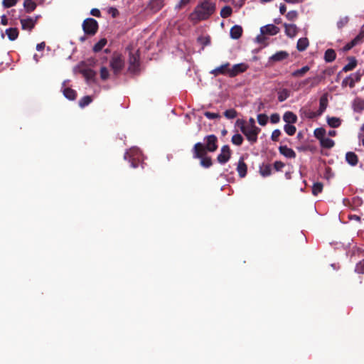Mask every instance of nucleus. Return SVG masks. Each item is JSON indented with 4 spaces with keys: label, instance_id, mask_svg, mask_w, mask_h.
Returning <instances> with one entry per match:
<instances>
[{
    "label": "nucleus",
    "instance_id": "1",
    "mask_svg": "<svg viewBox=\"0 0 364 364\" xmlns=\"http://www.w3.org/2000/svg\"><path fill=\"white\" fill-rule=\"evenodd\" d=\"M215 10V4L211 0H204L198 4L190 14L192 21H200L208 18Z\"/></svg>",
    "mask_w": 364,
    "mask_h": 364
},
{
    "label": "nucleus",
    "instance_id": "2",
    "mask_svg": "<svg viewBox=\"0 0 364 364\" xmlns=\"http://www.w3.org/2000/svg\"><path fill=\"white\" fill-rule=\"evenodd\" d=\"M205 144L198 142L192 149L193 157H200L206 154L207 151L213 152L218 149V138L214 134H210L204 138Z\"/></svg>",
    "mask_w": 364,
    "mask_h": 364
},
{
    "label": "nucleus",
    "instance_id": "3",
    "mask_svg": "<svg viewBox=\"0 0 364 364\" xmlns=\"http://www.w3.org/2000/svg\"><path fill=\"white\" fill-rule=\"evenodd\" d=\"M240 130L251 144H253L257 141L258 134L261 131L260 128L258 127H251L241 124Z\"/></svg>",
    "mask_w": 364,
    "mask_h": 364
},
{
    "label": "nucleus",
    "instance_id": "4",
    "mask_svg": "<svg viewBox=\"0 0 364 364\" xmlns=\"http://www.w3.org/2000/svg\"><path fill=\"white\" fill-rule=\"evenodd\" d=\"M82 28L86 34L94 35L97 31L98 23L94 18H88L83 21Z\"/></svg>",
    "mask_w": 364,
    "mask_h": 364
},
{
    "label": "nucleus",
    "instance_id": "5",
    "mask_svg": "<svg viewBox=\"0 0 364 364\" xmlns=\"http://www.w3.org/2000/svg\"><path fill=\"white\" fill-rule=\"evenodd\" d=\"M361 76L362 73L360 71H357L353 74H350L349 76L343 80L341 86L343 87L349 86L350 88H353L354 87L355 83L360 80Z\"/></svg>",
    "mask_w": 364,
    "mask_h": 364
},
{
    "label": "nucleus",
    "instance_id": "6",
    "mask_svg": "<svg viewBox=\"0 0 364 364\" xmlns=\"http://www.w3.org/2000/svg\"><path fill=\"white\" fill-rule=\"evenodd\" d=\"M109 65L114 73L117 74L119 73L124 65L122 55L119 54L113 55L110 60Z\"/></svg>",
    "mask_w": 364,
    "mask_h": 364
},
{
    "label": "nucleus",
    "instance_id": "7",
    "mask_svg": "<svg viewBox=\"0 0 364 364\" xmlns=\"http://www.w3.org/2000/svg\"><path fill=\"white\" fill-rule=\"evenodd\" d=\"M231 151L228 145H225L221 148L220 153L218 156V161L220 164L226 163L230 158Z\"/></svg>",
    "mask_w": 364,
    "mask_h": 364
},
{
    "label": "nucleus",
    "instance_id": "8",
    "mask_svg": "<svg viewBox=\"0 0 364 364\" xmlns=\"http://www.w3.org/2000/svg\"><path fill=\"white\" fill-rule=\"evenodd\" d=\"M210 73L214 75L215 76L219 75H225L230 77V63H226L225 64L221 65L219 67L213 69L210 71Z\"/></svg>",
    "mask_w": 364,
    "mask_h": 364
},
{
    "label": "nucleus",
    "instance_id": "9",
    "mask_svg": "<svg viewBox=\"0 0 364 364\" xmlns=\"http://www.w3.org/2000/svg\"><path fill=\"white\" fill-rule=\"evenodd\" d=\"M248 66L245 63H238L230 68V77H235L242 73L247 69Z\"/></svg>",
    "mask_w": 364,
    "mask_h": 364
},
{
    "label": "nucleus",
    "instance_id": "10",
    "mask_svg": "<svg viewBox=\"0 0 364 364\" xmlns=\"http://www.w3.org/2000/svg\"><path fill=\"white\" fill-rule=\"evenodd\" d=\"M260 32L262 35L274 36L279 32V28L273 24H268L261 27Z\"/></svg>",
    "mask_w": 364,
    "mask_h": 364
},
{
    "label": "nucleus",
    "instance_id": "11",
    "mask_svg": "<svg viewBox=\"0 0 364 364\" xmlns=\"http://www.w3.org/2000/svg\"><path fill=\"white\" fill-rule=\"evenodd\" d=\"M20 21L22 29L31 31L36 25L37 18H33L29 17L26 18H22Z\"/></svg>",
    "mask_w": 364,
    "mask_h": 364
},
{
    "label": "nucleus",
    "instance_id": "12",
    "mask_svg": "<svg viewBox=\"0 0 364 364\" xmlns=\"http://www.w3.org/2000/svg\"><path fill=\"white\" fill-rule=\"evenodd\" d=\"M279 151L281 154L287 158L289 159H294L296 157V153L295 151L289 148L287 146H280L279 147Z\"/></svg>",
    "mask_w": 364,
    "mask_h": 364
},
{
    "label": "nucleus",
    "instance_id": "13",
    "mask_svg": "<svg viewBox=\"0 0 364 364\" xmlns=\"http://www.w3.org/2000/svg\"><path fill=\"white\" fill-rule=\"evenodd\" d=\"M288 57L289 53L287 51L281 50L270 56L269 60L272 62H279L287 59Z\"/></svg>",
    "mask_w": 364,
    "mask_h": 364
},
{
    "label": "nucleus",
    "instance_id": "14",
    "mask_svg": "<svg viewBox=\"0 0 364 364\" xmlns=\"http://www.w3.org/2000/svg\"><path fill=\"white\" fill-rule=\"evenodd\" d=\"M285 33L289 38H294L296 36L298 28L295 24L284 23Z\"/></svg>",
    "mask_w": 364,
    "mask_h": 364
},
{
    "label": "nucleus",
    "instance_id": "15",
    "mask_svg": "<svg viewBox=\"0 0 364 364\" xmlns=\"http://www.w3.org/2000/svg\"><path fill=\"white\" fill-rule=\"evenodd\" d=\"M247 165L244 162L243 159L240 158L237 166V171L238 172L239 176L241 178H243L247 174Z\"/></svg>",
    "mask_w": 364,
    "mask_h": 364
},
{
    "label": "nucleus",
    "instance_id": "16",
    "mask_svg": "<svg viewBox=\"0 0 364 364\" xmlns=\"http://www.w3.org/2000/svg\"><path fill=\"white\" fill-rule=\"evenodd\" d=\"M353 110L357 112H360L364 110V99H355L353 102Z\"/></svg>",
    "mask_w": 364,
    "mask_h": 364
},
{
    "label": "nucleus",
    "instance_id": "17",
    "mask_svg": "<svg viewBox=\"0 0 364 364\" xmlns=\"http://www.w3.org/2000/svg\"><path fill=\"white\" fill-rule=\"evenodd\" d=\"M283 119L287 124H294L297 121V117L292 112H286L284 114Z\"/></svg>",
    "mask_w": 364,
    "mask_h": 364
},
{
    "label": "nucleus",
    "instance_id": "18",
    "mask_svg": "<svg viewBox=\"0 0 364 364\" xmlns=\"http://www.w3.org/2000/svg\"><path fill=\"white\" fill-rule=\"evenodd\" d=\"M348 63L346 64L342 69L343 72H348L353 70L357 65V60L355 58H348Z\"/></svg>",
    "mask_w": 364,
    "mask_h": 364
},
{
    "label": "nucleus",
    "instance_id": "19",
    "mask_svg": "<svg viewBox=\"0 0 364 364\" xmlns=\"http://www.w3.org/2000/svg\"><path fill=\"white\" fill-rule=\"evenodd\" d=\"M242 33V28L240 26L235 25L230 29V36L233 39H238Z\"/></svg>",
    "mask_w": 364,
    "mask_h": 364
},
{
    "label": "nucleus",
    "instance_id": "20",
    "mask_svg": "<svg viewBox=\"0 0 364 364\" xmlns=\"http://www.w3.org/2000/svg\"><path fill=\"white\" fill-rule=\"evenodd\" d=\"M346 160L350 166H355L358 161L357 155L351 151L346 153Z\"/></svg>",
    "mask_w": 364,
    "mask_h": 364
},
{
    "label": "nucleus",
    "instance_id": "21",
    "mask_svg": "<svg viewBox=\"0 0 364 364\" xmlns=\"http://www.w3.org/2000/svg\"><path fill=\"white\" fill-rule=\"evenodd\" d=\"M309 45V42L307 38H299L297 41L296 48L299 51L305 50Z\"/></svg>",
    "mask_w": 364,
    "mask_h": 364
},
{
    "label": "nucleus",
    "instance_id": "22",
    "mask_svg": "<svg viewBox=\"0 0 364 364\" xmlns=\"http://www.w3.org/2000/svg\"><path fill=\"white\" fill-rule=\"evenodd\" d=\"M328 124L333 128H337L341 124V119L336 117H327Z\"/></svg>",
    "mask_w": 364,
    "mask_h": 364
},
{
    "label": "nucleus",
    "instance_id": "23",
    "mask_svg": "<svg viewBox=\"0 0 364 364\" xmlns=\"http://www.w3.org/2000/svg\"><path fill=\"white\" fill-rule=\"evenodd\" d=\"M194 159H200V165L205 168H209L212 166V161L210 157L207 156L206 154H203L202 156L200 157H193Z\"/></svg>",
    "mask_w": 364,
    "mask_h": 364
},
{
    "label": "nucleus",
    "instance_id": "24",
    "mask_svg": "<svg viewBox=\"0 0 364 364\" xmlns=\"http://www.w3.org/2000/svg\"><path fill=\"white\" fill-rule=\"evenodd\" d=\"M6 34L10 41H15L18 36V31L16 28H9L6 30Z\"/></svg>",
    "mask_w": 364,
    "mask_h": 364
},
{
    "label": "nucleus",
    "instance_id": "25",
    "mask_svg": "<svg viewBox=\"0 0 364 364\" xmlns=\"http://www.w3.org/2000/svg\"><path fill=\"white\" fill-rule=\"evenodd\" d=\"M328 106V99L326 95L322 96L319 101V109L318 111V115H321L326 109Z\"/></svg>",
    "mask_w": 364,
    "mask_h": 364
},
{
    "label": "nucleus",
    "instance_id": "26",
    "mask_svg": "<svg viewBox=\"0 0 364 364\" xmlns=\"http://www.w3.org/2000/svg\"><path fill=\"white\" fill-rule=\"evenodd\" d=\"M63 92L64 96L68 100H73L76 98V92L71 88H64Z\"/></svg>",
    "mask_w": 364,
    "mask_h": 364
},
{
    "label": "nucleus",
    "instance_id": "27",
    "mask_svg": "<svg viewBox=\"0 0 364 364\" xmlns=\"http://www.w3.org/2000/svg\"><path fill=\"white\" fill-rule=\"evenodd\" d=\"M320 141V144L321 146L323 147V148H326V149H331L332 148L335 143H334V141L328 138V137H324L323 139H322Z\"/></svg>",
    "mask_w": 364,
    "mask_h": 364
},
{
    "label": "nucleus",
    "instance_id": "28",
    "mask_svg": "<svg viewBox=\"0 0 364 364\" xmlns=\"http://www.w3.org/2000/svg\"><path fill=\"white\" fill-rule=\"evenodd\" d=\"M310 70V68L308 65L304 66L301 69H298L294 70L291 73V76L298 77H302L304 76L309 70Z\"/></svg>",
    "mask_w": 364,
    "mask_h": 364
},
{
    "label": "nucleus",
    "instance_id": "29",
    "mask_svg": "<svg viewBox=\"0 0 364 364\" xmlns=\"http://www.w3.org/2000/svg\"><path fill=\"white\" fill-rule=\"evenodd\" d=\"M336 53L333 49H328L324 54V59L326 62L330 63L336 59Z\"/></svg>",
    "mask_w": 364,
    "mask_h": 364
},
{
    "label": "nucleus",
    "instance_id": "30",
    "mask_svg": "<svg viewBox=\"0 0 364 364\" xmlns=\"http://www.w3.org/2000/svg\"><path fill=\"white\" fill-rule=\"evenodd\" d=\"M164 6L163 0H151L150 7L154 11H157Z\"/></svg>",
    "mask_w": 364,
    "mask_h": 364
},
{
    "label": "nucleus",
    "instance_id": "31",
    "mask_svg": "<svg viewBox=\"0 0 364 364\" xmlns=\"http://www.w3.org/2000/svg\"><path fill=\"white\" fill-rule=\"evenodd\" d=\"M290 95V92L287 89H282L278 92V100L279 102H284Z\"/></svg>",
    "mask_w": 364,
    "mask_h": 364
},
{
    "label": "nucleus",
    "instance_id": "32",
    "mask_svg": "<svg viewBox=\"0 0 364 364\" xmlns=\"http://www.w3.org/2000/svg\"><path fill=\"white\" fill-rule=\"evenodd\" d=\"M82 74L87 80H93L95 77L96 73L91 69H85L82 70Z\"/></svg>",
    "mask_w": 364,
    "mask_h": 364
},
{
    "label": "nucleus",
    "instance_id": "33",
    "mask_svg": "<svg viewBox=\"0 0 364 364\" xmlns=\"http://www.w3.org/2000/svg\"><path fill=\"white\" fill-rule=\"evenodd\" d=\"M314 136L318 140L321 141L322 139L326 137V132L325 129L320 127V128H316L314 130Z\"/></svg>",
    "mask_w": 364,
    "mask_h": 364
},
{
    "label": "nucleus",
    "instance_id": "34",
    "mask_svg": "<svg viewBox=\"0 0 364 364\" xmlns=\"http://www.w3.org/2000/svg\"><path fill=\"white\" fill-rule=\"evenodd\" d=\"M139 58L136 55L132 54L129 57V69L134 70L138 66Z\"/></svg>",
    "mask_w": 364,
    "mask_h": 364
},
{
    "label": "nucleus",
    "instance_id": "35",
    "mask_svg": "<svg viewBox=\"0 0 364 364\" xmlns=\"http://www.w3.org/2000/svg\"><path fill=\"white\" fill-rule=\"evenodd\" d=\"M271 171L272 168L270 165L266 164L260 166L259 173L264 177L269 176L271 174Z\"/></svg>",
    "mask_w": 364,
    "mask_h": 364
},
{
    "label": "nucleus",
    "instance_id": "36",
    "mask_svg": "<svg viewBox=\"0 0 364 364\" xmlns=\"http://www.w3.org/2000/svg\"><path fill=\"white\" fill-rule=\"evenodd\" d=\"M23 6L28 12L33 11L36 7V3L32 0H25Z\"/></svg>",
    "mask_w": 364,
    "mask_h": 364
},
{
    "label": "nucleus",
    "instance_id": "37",
    "mask_svg": "<svg viewBox=\"0 0 364 364\" xmlns=\"http://www.w3.org/2000/svg\"><path fill=\"white\" fill-rule=\"evenodd\" d=\"M231 141L236 146H240L243 142V137L240 134H235L232 136Z\"/></svg>",
    "mask_w": 364,
    "mask_h": 364
},
{
    "label": "nucleus",
    "instance_id": "38",
    "mask_svg": "<svg viewBox=\"0 0 364 364\" xmlns=\"http://www.w3.org/2000/svg\"><path fill=\"white\" fill-rule=\"evenodd\" d=\"M284 129L285 132L289 136L294 135L296 131V127L290 124H285L284 127Z\"/></svg>",
    "mask_w": 364,
    "mask_h": 364
},
{
    "label": "nucleus",
    "instance_id": "39",
    "mask_svg": "<svg viewBox=\"0 0 364 364\" xmlns=\"http://www.w3.org/2000/svg\"><path fill=\"white\" fill-rule=\"evenodd\" d=\"M301 116L305 117L309 119L314 118L318 116V113L314 112L309 109H301Z\"/></svg>",
    "mask_w": 364,
    "mask_h": 364
},
{
    "label": "nucleus",
    "instance_id": "40",
    "mask_svg": "<svg viewBox=\"0 0 364 364\" xmlns=\"http://www.w3.org/2000/svg\"><path fill=\"white\" fill-rule=\"evenodd\" d=\"M92 101V99L90 96H85L82 98H81L79 101V106L82 108L86 107Z\"/></svg>",
    "mask_w": 364,
    "mask_h": 364
},
{
    "label": "nucleus",
    "instance_id": "41",
    "mask_svg": "<svg viewBox=\"0 0 364 364\" xmlns=\"http://www.w3.org/2000/svg\"><path fill=\"white\" fill-rule=\"evenodd\" d=\"M232 9L230 6H224L220 11V15L223 18H227L232 14Z\"/></svg>",
    "mask_w": 364,
    "mask_h": 364
},
{
    "label": "nucleus",
    "instance_id": "42",
    "mask_svg": "<svg viewBox=\"0 0 364 364\" xmlns=\"http://www.w3.org/2000/svg\"><path fill=\"white\" fill-rule=\"evenodd\" d=\"M107 41L105 38L101 39L98 43H97L93 48L94 51L98 52L102 49V48L106 45Z\"/></svg>",
    "mask_w": 364,
    "mask_h": 364
},
{
    "label": "nucleus",
    "instance_id": "43",
    "mask_svg": "<svg viewBox=\"0 0 364 364\" xmlns=\"http://www.w3.org/2000/svg\"><path fill=\"white\" fill-rule=\"evenodd\" d=\"M323 185L321 183H314L312 188V193L314 196L318 195L322 191Z\"/></svg>",
    "mask_w": 364,
    "mask_h": 364
},
{
    "label": "nucleus",
    "instance_id": "44",
    "mask_svg": "<svg viewBox=\"0 0 364 364\" xmlns=\"http://www.w3.org/2000/svg\"><path fill=\"white\" fill-rule=\"evenodd\" d=\"M224 115L228 119H234L237 116V112L234 109H227L224 112Z\"/></svg>",
    "mask_w": 364,
    "mask_h": 364
},
{
    "label": "nucleus",
    "instance_id": "45",
    "mask_svg": "<svg viewBox=\"0 0 364 364\" xmlns=\"http://www.w3.org/2000/svg\"><path fill=\"white\" fill-rule=\"evenodd\" d=\"M257 121L260 125L264 126L267 123L268 117L266 114H259L257 115Z\"/></svg>",
    "mask_w": 364,
    "mask_h": 364
},
{
    "label": "nucleus",
    "instance_id": "46",
    "mask_svg": "<svg viewBox=\"0 0 364 364\" xmlns=\"http://www.w3.org/2000/svg\"><path fill=\"white\" fill-rule=\"evenodd\" d=\"M349 18L348 16L341 17L337 22V26L339 29L344 27L348 23Z\"/></svg>",
    "mask_w": 364,
    "mask_h": 364
},
{
    "label": "nucleus",
    "instance_id": "47",
    "mask_svg": "<svg viewBox=\"0 0 364 364\" xmlns=\"http://www.w3.org/2000/svg\"><path fill=\"white\" fill-rule=\"evenodd\" d=\"M109 76V70L106 67H102L100 69V77L103 80L108 79Z\"/></svg>",
    "mask_w": 364,
    "mask_h": 364
},
{
    "label": "nucleus",
    "instance_id": "48",
    "mask_svg": "<svg viewBox=\"0 0 364 364\" xmlns=\"http://www.w3.org/2000/svg\"><path fill=\"white\" fill-rule=\"evenodd\" d=\"M355 271L359 274L364 273V259L357 263Z\"/></svg>",
    "mask_w": 364,
    "mask_h": 364
},
{
    "label": "nucleus",
    "instance_id": "49",
    "mask_svg": "<svg viewBox=\"0 0 364 364\" xmlns=\"http://www.w3.org/2000/svg\"><path fill=\"white\" fill-rule=\"evenodd\" d=\"M364 38V31H361L359 34L351 41L353 45H357L359 43L363 38Z\"/></svg>",
    "mask_w": 364,
    "mask_h": 364
},
{
    "label": "nucleus",
    "instance_id": "50",
    "mask_svg": "<svg viewBox=\"0 0 364 364\" xmlns=\"http://www.w3.org/2000/svg\"><path fill=\"white\" fill-rule=\"evenodd\" d=\"M17 3V0H3L2 4L5 8L14 6Z\"/></svg>",
    "mask_w": 364,
    "mask_h": 364
},
{
    "label": "nucleus",
    "instance_id": "51",
    "mask_svg": "<svg viewBox=\"0 0 364 364\" xmlns=\"http://www.w3.org/2000/svg\"><path fill=\"white\" fill-rule=\"evenodd\" d=\"M281 135V131L279 129H274L271 136V139L274 141H277L279 140V138Z\"/></svg>",
    "mask_w": 364,
    "mask_h": 364
},
{
    "label": "nucleus",
    "instance_id": "52",
    "mask_svg": "<svg viewBox=\"0 0 364 364\" xmlns=\"http://www.w3.org/2000/svg\"><path fill=\"white\" fill-rule=\"evenodd\" d=\"M204 115L209 119H215L220 117L219 114L210 112H205Z\"/></svg>",
    "mask_w": 364,
    "mask_h": 364
},
{
    "label": "nucleus",
    "instance_id": "53",
    "mask_svg": "<svg viewBox=\"0 0 364 364\" xmlns=\"http://www.w3.org/2000/svg\"><path fill=\"white\" fill-rule=\"evenodd\" d=\"M286 17L290 21H294L297 18V12L296 11H290L287 14Z\"/></svg>",
    "mask_w": 364,
    "mask_h": 364
},
{
    "label": "nucleus",
    "instance_id": "54",
    "mask_svg": "<svg viewBox=\"0 0 364 364\" xmlns=\"http://www.w3.org/2000/svg\"><path fill=\"white\" fill-rule=\"evenodd\" d=\"M240 124L241 125H246V126H251V127H257L256 124H255V120L252 117L250 118L247 122L242 121Z\"/></svg>",
    "mask_w": 364,
    "mask_h": 364
},
{
    "label": "nucleus",
    "instance_id": "55",
    "mask_svg": "<svg viewBox=\"0 0 364 364\" xmlns=\"http://www.w3.org/2000/svg\"><path fill=\"white\" fill-rule=\"evenodd\" d=\"M280 120V117L278 114L275 113V114H272L270 117V121L273 124H277L279 122Z\"/></svg>",
    "mask_w": 364,
    "mask_h": 364
},
{
    "label": "nucleus",
    "instance_id": "56",
    "mask_svg": "<svg viewBox=\"0 0 364 364\" xmlns=\"http://www.w3.org/2000/svg\"><path fill=\"white\" fill-rule=\"evenodd\" d=\"M274 167L277 171H279L284 167V164L282 161H275Z\"/></svg>",
    "mask_w": 364,
    "mask_h": 364
},
{
    "label": "nucleus",
    "instance_id": "57",
    "mask_svg": "<svg viewBox=\"0 0 364 364\" xmlns=\"http://www.w3.org/2000/svg\"><path fill=\"white\" fill-rule=\"evenodd\" d=\"M134 152L136 154L139 152V150L137 149H133L130 151L126 152L124 154V158L127 159L128 156H132Z\"/></svg>",
    "mask_w": 364,
    "mask_h": 364
},
{
    "label": "nucleus",
    "instance_id": "58",
    "mask_svg": "<svg viewBox=\"0 0 364 364\" xmlns=\"http://www.w3.org/2000/svg\"><path fill=\"white\" fill-rule=\"evenodd\" d=\"M312 80H313V79H312V78H310V77H309V78H306V80H304L303 82H300V83L299 84V86H298L296 88H295V90H299V87H300L301 85H306V84L309 83Z\"/></svg>",
    "mask_w": 364,
    "mask_h": 364
},
{
    "label": "nucleus",
    "instance_id": "59",
    "mask_svg": "<svg viewBox=\"0 0 364 364\" xmlns=\"http://www.w3.org/2000/svg\"><path fill=\"white\" fill-rule=\"evenodd\" d=\"M90 14L94 16H96V17H100V11L99 9H92L90 11Z\"/></svg>",
    "mask_w": 364,
    "mask_h": 364
},
{
    "label": "nucleus",
    "instance_id": "60",
    "mask_svg": "<svg viewBox=\"0 0 364 364\" xmlns=\"http://www.w3.org/2000/svg\"><path fill=\"white\" fill-rule=\"evenodd\" d=\"M1 23L3 25H7L8 24V19L5 15H3L1 18Z\"/></svg>",
    "mask_w": 364,
    "mask_h": 364
},
{
    "label": "nucleus",
    "instance_id": "61",
    "mask_svg": "<svg viewBox=\"0 0 364 364\" xmlns=\"http://www.w3.org/2000/svg\"><path fill=\"white\" fill-rule=\"evenodd\" d=\"M45 46H46V44H45L44 42L40 43L37 44L36 50H43L45 48Z\"/></svg>",
    "mask_w": 364,
    "mask_h": 364
},
{
    "label": "nucleus",
    "instance_id": "62",
    "mask_svg": "<svg viewBox=\"0 0 364 364\" xmlns=\"http://www.w3.org/2000/svg\"><path fill=\"white\" fill-rule=\"evenodd\" d=\"M279 11L282 14H284L286 12V6L284 4H281L279 6Z\"/></svg>",
    "mask_w": 364,
    "mask_h": 364
},
{
    "label": "nucleus",
    "instance_id": "63",
    "mask_svg": "<svg viewBox=\"0 0 364 364\" xmlns=\"http://www.w3.org/2000/svg\"><path fill=\"white\" fill-rule=\"evenodd\" d=\"M353 46H355V45H353V43L350 42V43L347 44L345 47H344V50H350V48H352Z\"/></svg>",
    "mask_w": 364,
    "mask_h": 364
},
{
    "label": "nucleus",
    "instance_id": "64",
    "mask_svg": "<svg viewBox=\"0 0 364 364\" xmlns=\"http://www.w3.org/2000/svg\"><path fill=\"white\" fill-rule=\"evenodd\" d=\"M287 3L295 4L303 1L304 0H284Z\"/></svg>",
    "mask_w": 364,
    "mask_h": 364
}]
</instances>
